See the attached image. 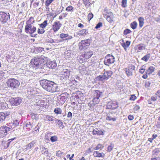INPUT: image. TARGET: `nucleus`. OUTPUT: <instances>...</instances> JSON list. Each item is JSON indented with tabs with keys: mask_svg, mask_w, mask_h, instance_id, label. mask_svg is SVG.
I'll return each mask as SVG.
<instances>
[{
	"mask_svg": "<svg viewBox=\"0 0 160 160\" xmlns=\"http://www.w3.org/2000/svg\"><path fill=\"white\" fill-rule=\"evenodd\" d=\"M91 40L90 39H87L84 40H82L79 43V49L82 50L83 49H85L89 46Z\"/></svg>",
	"mask_w": 160,
	"mask_h": 160,
	"instance_id": "0eeeda50",
	"label": "nucleus"
},
{
	"mask_svg": "<svg viewBox=\"0 0 160 160\" xmlns=\"http://www.w3.org/2000/svg\"><path fill=\"white\" fill-rule=\"evenodd\" d=\"M61 73L65 77H68L70 74V71L66 69H64Z\"/></svg>",
	"mask_w": 160,
	"mask_h": 160,
	"instance_id": "bb28decb",
	"label": "nucleus"
},
{
	"mask_svg": "<svg viewBox=\"0 0 160 160\" xmlns=\"http://www.w3.org/2000/svg\"><path fill=\"white\" fill-rule=\"evenodd\" d=\"M47 59L46 57L42 56H41V66H42L41 68H43L44 70L46 69V66L45 65L47 64Z\"/></svg>",
	"mask_w": 160,
	"mask_h": 160,
	"instance_id": "9d476101",
	"label": "nucleus"
},
{
	"mask_svg": "<svg viewBox=\"0 0 160 160\" xmlns=\"http://www.w3.org/2000/svg\"><path fill=\"white\" fill-rule=\"evenodd\" d=\"M57 137L56 136H52L50 138V140L52 142H54L57 141Z\"/></svg>",
	"mask_w": 160,
	"mask_h": 160,
	"instance_id": "79ce46f5",
	"label": "nucleus"
},
{
	"mask_svg": "<svg viewBox=\"0 0 160 160\" xmlns=\"http://www.w3.org/2000/svg\"><path fill=\"white\" fill-rule=\"evenodd\" d=\"M102 96V93L99 90L94 91L93 92V99L92 102L93 105L98 103L100 101V98Z\"/></svg>",
	"mask_w": 160,
	"mask_h": 160,
	"instance_id": "7ed1b4c3",
	"label": "nucleus"
},
{
	"mask_svg": "<svg viewBox=\"0 0 160 160\" xmlns=\"http://www.w3.org/2000/svg\"><path fill=\"white\" fill-rule=\"evenodd\" d=\"M145 46L143 44H141L138 46V49L139 50H142L145 49Z\"/></svg>",
	"mask_w": 160,
	"mask_h": 160,
	"instance_id": "e433bc0d",
	"label": "nucleus"
},
{
	"mask_svg": "<svg viewBox=\"0 0 160 160\" xmlns=\"http://www.w3.org/2000/svg\"><path fill=\"white\" fill-rule=\"evenodd\" d=\"M114 146L112 144H111L109 146L108 148V152L111 151L113 148Z\"/></svg>",
	"mask_w": 160,
	"mask_h": 160,
	"instance_id": "c03bdc74",
	"label": "nucleus"
},
{
	"mask_svg": "<svg viewBox=\"0 0 160 160\" xmlns=\"http://www.w3.org/2000/svg\"><path fill=\"white\" fill-rule=\"evenodd\" d=\"M128 118L129 120H132L134 119V117L132 115H128Z\"/></svg>",
	"mask_w": 160,
	"mask_h": 160,
	"instance_id": "e2e57ef3",
	"label": "nucleus"
},
{
	"mask_svg": "<svg viewBox=\"0 0 160 160\" xmlns=\"http://www.w3.org/2000/svg\"><path fill=\"white\" fill-rule=\"evenodd\" d=\"M140 108V107L138 105H136L134 107L133 109L134 111H137Z\"/></svg>",
	"mask_w": 160,
	"mask_h": 160,
	"instance_id": "69168bd1",
	"label": "nucleus"
},
{
	"mask_svg": "<svg viewBox=\"0 0 160 160\" xmlns=\"http://www.w3.org/2000/svg\"><path fill=\"white\" fill-rule=\"evenodd\" d=\"M53 0H46L45 2V5L48 6L52 2Z\"/></svg>",
	"mask_w": 160,
	"mask_h": 160,
	"instance_id": "37998d69",
	"label": "nucleus"
},
{
	"mask_svg": "<svg viewBox=\"0 0 160 160\" xmlns=\"http://www.w3.org/2000/svg\"><path fill=\"white\" fill-rule=\"evenodd\" d=\"M5 72L2 71H0V80L1 79L2 77L4 76Z\"/></svg>",
	"mask_w": 160,
	"mask_h": 160,
	"instance_id": "4d7b16f0",
	"label": "nucleus"
},
{
	"mask_svg": "<svg viewBox=\"0 0 160 160\" xmlns=\"http://www.w3.org/2000/svg\"><path fill=\"white\" fill-rule=\"evenodd\" d=\"M45 90L51 92L59 91L57 84L53 82L46 80H41V85Z\"/></svg>",
	"mask_w": 160,
	"mask_h": 160,
	"instance_id": "f257e3e1",
	"label": "nucleus"
},
{
	"mask_svg": "<svg viewBox=\"0 0 160 160\" xmlns=\"http://www.w3.org/2000/svg\"><path fill=\"white\" fill-rule=\"evenodd\" d=\"M143 66H142V68L139 69V72L140 73L143 74L145 70V69H144V68H143Z\"/></svg>",
	"mask_w": 160,
	"mask_h": 160,
	"instance_id": "bf43d9fd",
	"label": "nucleus"
},
{
	"mask_svg": "<svg viewBox=\"0 0 160 160\" xmlns=\"http://www.w3.org/2000/svg\"><path fill=\"white\" fill-rule=\"evenodd\" d=\"M40 62L39 59L35 57L34 59L31 60L30 63L32 65H33L37 67L38 65Z\"/></svg>",
	"mask_w": 160,
	"mask_h": 160,
	"instance_id": "f3484780",
	"label": "nucleus"
},
{
	"mask_svg": "<svg viewBox=\"0 0 160 160\" xmlns=\"http://www.w3.org/2000/svg\"><path fill=\"white\" fill-rule=\"evenodd\" d=\"M46 118L48 119V120L49 121H53V119L52 117V116H47Z\"/></svg>",
	"mask_w": 160,
	"mask_h": 160,
	"instance_id": "6e6d98bb",
	"label": "nucleus"
},
{
	"mask_svg": "<svg viewBox=\"0 0 160 160\" xmlns=\"http://www.w3.org/2000/svg\"><path fill=\"white\" fill-rule=\"evenodd\" d=\"M46 66V69H47V68H53L57 66L56 63L54 61L49 62L47 63Z\"/></svg>",
	"mask_w": 160,
	"mask_h": 160,
	"instance_id": "2eb2a0df",
	"label": "nucleus"
},
{
	"mask_svg": "<svg viewBox=\"0 0 160 160\" xmlns=\"http://www.w3.org/2000/svg\"><path fill=\"white\" fill-rule=\"evenodd\" d=\"M60 37L63 40H69L72 38V36H69L68 34L62 33L60 34Z\"/></svg>",
	"mask_w": 160,
	"mask_h": 160,
	"instance_id": "dca6fc26",
	"label": "nucleus"
},
{
	"mask_svg": "<svg viewBox=\"0 0 160 160\" xmlns=\"http://www.w3.org/2000/svg\"><path fill=\"white\" fill-rule=\"evenodd\" d=\"M102 145L101 144H98L95 148H94V150H98L102 148Z\"/></svg>",
	"mask_w": 160,
	"mask_h": 160,
	"instance_id": "864d4df0",
	"label": "nucleus"
},
{
	"mask_svg": "<svg viewBox=\"0 0 160 160\" xmlns=\"http://www.w3.org/2000/svg\"><path fill=\"white\" fill-rule=\"evenodd\" d=\"M115 61L114 57L111 54H108L105 57L104 62L105 65L108 66L109 64L113 63Z\"/></svg>",
	"mask_w": 160,
	"mask_h": 160,
	"instance_id": "423d86ee",
	"label": "nucleus"
},
{
	"mask_svg": "<svg viewBox=\"0 0 160 160\" xmlns=\"http://www.w3.org/2000/svg\"><path fill=\"white\" fill-rule=\"evenodd\" d=\"M84 4L85 6L87 5L89 3V0H83Z\"/></svg>",
	"mask_w": 160,
	"mask_h": 160,
	"instance_id": "0e129e2a",
	"label": "nucleus"
},
{
	"mask_svg": "<svg viewBox=\"0 0 160 160\" xmlns=\"http://www.w3.org/2000/svg\"><path fill=\"white\" fill-rule=\"evenodd\" d=\"M22 101L21 99L19 97L12 98L10 100V101L12 105L15 106L19 105L21 102Z\"/></svg>",
	"mask_w": 160,
	"mask_h": 160,
	"instance_id": "1a4fd4ad",
	"label": "nucleus"
},
{
	"mask_svg": "<svg viewBox=\"0 0 160 160\" xmlns=\"http://www.w3.org/2000/svg\"><path fill=\"white\" fill-rule=\"evenodd\" d=\"M104 130H101L100 129H98L96 128L92 132L93 135H104Z\"/></svg>",
	"mask_w": 160,
	"mask_h": 160,
	"instance_id": "4468645a",
	"label": "nucleus"
},
{
	"mask_svg": "<svg viewBox=\"0 0 160 160\" xmlns=\"http://www.w3.org/2000/svg\"><path fill=\"white\" fill-rule=\"evenodd\" d=\"M114 115H112L109 113V112L107 114V116L106 118V119L108 121H115L116 120V118L113 117Z\"/></svg>",
	"mask_w": 160,
	"mask_h": 160,
	"instance_id": "a211bd4d",
	"label": "nucleus"
},
{
	"mask_svg": "<svg viewBox=\"0 0 160 160\" xmlns=\"http://www.w3.org/2000/svg\"><path fill=\"white\" fill-rule=\"evenodd\" d=\"M77 34L79 36H84L88 34V32L86 29H82L79 31Z\"/></svg>",
	"mask_w": 160,
	"mask_h": 160,
	"instance_id": "412c9836",
	"label": "nucleus"
},
{
	"mask_svg": "<svg viewBox=\"0 0 160 160\" xmlns=\"http://www.w3.org/2000/svg\"><path fill=\"white\" fill-rule=\"evenodd\" d=\"M122 6L123 8L127 6V0H122Z\"/></svg>",
	"mask_w": 160,
	"mask_h": 160,
	"instance_id": "a19ab883",
	"label": "nucleus"
},
{
	"mask_svg": "<svg viewBox=\"0 0 160 160\" xmlns=\"http://www.w3.org/2000/svg\"><path fill=\"white\" fill-rule=\"evenodd\" d=\"M137 23L136 22H133L131 24V27L133 29L136 28Z\"/></svg>",
	"mask_w": 160,
	"mask_h": 160,
	"instance_id": "58836bf2",
	"label": "nucleus"
},
{
	"mask_svg": "<svg viewBox=\"0 0 160 160\" xmlns=\"http://www.w3.org/2000/svg\"><path fill=\"white\" fill-rule=\"evenodd\" d=\"M7 106V104L5 102H2L0 100V109H4Z\"/></svg>",
	"mask_w": 160,
	"mask_h": 160,
	"instance_id": "2f4dec72",
	"label": "nucleus"
},
{
	"mask_svg": "<svg viewBox=\"0 0 160 160\" xmlns=\"http://www.w3.org/2000/svg\"><path fill=\"white\" fill-rule=\"evenodd\" d=\"M42 154H47L48 153V151L46 148H42Z\"/></svg>",
	"mask_w": 160,
	"mask_h": 160,
	"instance_id": "3c124183",
	"label": "nucleus"
},
{
	"mask_svg": "<svg viewBox=\"0 0 160 160\" xmlns=\"http://www.w3.org/2000/svg\"><path fill=\"white\" fill-rule=\"evenodd\" d=\"M135 67L134 66H130L129 67V68L128 69H130L131 70H134L135 69Z\"/></svg>",
	"mask_w": 160,
	"mask_h": 160,
	"instance_id": "774afa93",
	"label": "nucleus"
},
{
	"mask_svg": "<svg viewBox=\"0 0 160 160\" xmlns=\"http://www.w3.org/2000/svg\"><path fill=\"white\" fill-rule=\"evenodd\" d=\"M72 114L71 112H69L67 115V117L70 118V119L72 117Z\"/></svg>",
	"mask_w": 160,
	"mask_h": 160,
	"instance_id": "680f3d73",
	"label": "nucleus"
},
{
	"mask_svg": "<svg viewBox=\"0 0 160 160\" xmlns=\"http://www.w3.org/2000/svg\"><path fill=\"white\" fill-rule=\"evenodd\" d=\"M33 18L31 17L30 19L26 22V25L25 27V31L27 33L31 34L34 32L36 28L32 24L31 22H34Z\"/></svg>",
	"mask_w": 160,
	"mask_h": 160,
	"instance_id": "f03ea898",
	"label": "nucleus"
},
{
	"mask_svg": "<svg viewBox=\"0 0 160 160\" xmlns=\"http://www.w3.org/2000/svg\"><path fill=\"white\" fill-rule=\"evenodd\" d=\"M58 124L59 125V128H60L62 129L64 127L63 125V123L62 122H60Z\"/></svg>",
	"mask_w": 160,
	"mask_h": 160,
	"instance_id": "5fc2aeb1",
	"label": "nucleus"
},
{
	"mask_svg": "<svg viewBox=\"0 0 160 160\" xmlns=\"http://www.w3.org/2000/svg\"><path fill=\"white\" fill-rule=\"evenodd\" d=\"M118 107V105L112 102H108L107 104V108L109 109H115Z\"/></svg>",
	"mask_w": 160,
	"mask_h": 160,
	"instance_id": "ddd939ff",
	"label": "nucleus"
},
{
	"mask_svg": "<svg viewBox=\"0 0 160 160\" xmlns=\"http://www.w3.org/2000/svg\"><path fill=\"white\" fill-rule=\"evenodd\" d=\"M93 54L92 52L91 51L87 52L84 54V57L87 59L90 58Z\"/></svg>",
	"mask_w": 160,
	"mask_h": 160,
	"instance_id": "a878e982",
	"label": "nucleus"
},
{
	"mask_svg": "<svg viewBox=\"0 0 160 160\" xmlns=\"http://www.w3.org/2000/svg\"><path fill=\"white\" fill-rule=\"evenodd\" d=\"M113 17V14H112V16H109V15H107V16H105V17H104L105 18H106L107 20L110 22H111L112 21V19Z\"/></svg>",
	"mask_w": 160,
	"mask_h": 160,
	"instance_id": "72a5a7b5",
	"label": "nucleus"
},
{
	"mask_svg": "<svg viewBox=\"0 0 160 160\" xmlns=\"http://www.w3.org/2000/svg\"><path fill=\"white\" fill-rule=\"evenodd\" d=\"M112 73L111 71H105L103 73L104 75H105L106 76V79H108L109 78H110L112 74Z\"/></svg>",
	"mask_w": 160,
	"mask_h": 160,
	"instance_id": "5701e85b",
	"label": "nucleus"
},
{
	"mask_svg": "<svg viewBox=\"0 0 160 160\" xmlns=\"http://www.w3.org/2000/svg\"><path fill=\"white\" fill-rule=\"evenodd\" d=\"M118 111L116 110L115 109H113V110H111L110 112H109V113H110L111 115H114L116 113H117V112Z\"/></svg>",
	"mask_w": 160,
	"mask_h": 160,
	"instance_id": "de8ad7c7",
	"label": "nucleus"
},
{
	"mask_svg": "<svg viewBox=\"0 0 160 160\" xmlns=\"http://www.w3.org/2000/svg\"><path fill=\"white\" fill-rule=\"evenodd\" d=\"M35 143V142L34 141H32L27 145L26 146V148H25L26 150H29L33 146Z\"/></svg>",
	"mask_w": 160,
	"mask_h": 160,
	"instance_id": "b1692460",
	"label": "nucleus"
},
{
	"mask_svg": "<svg viewBox=\"0 0 160 160\" xmlns=\"http://www.w3.org/2000/svg\"><path fill=\"white\" fill-rule=\"evenodd\" d=\"M122 42L123 43H121V45L124 48V49L126 50L127 48L130 45L131 42L127 41H126V42H124L123 40H122Z\"/></svg>",
	"mask_w": 160,
	"mask_h": 160,
	"instance_id": "aec40b11",
	"label": "nucleus"
},
{
	"mask_svg": "<svg viewBox=\"0 0 160 160\" xmlns=\"http://www.w3.org/2000/svg\"><path fill=\"white\" fill-rule=\"evenodd\" d=\"M46 41L48 42L51 43L56 42L55 41H54V40L53 39L51 38H49L48 39H47Z\"/></svg>",
	"mask_w": 160,
	"mask_h": 160,
	"instance_id": "49530a36",
	"label": "nucleus"
},
{
	"mask_svg": "<svg viewBox=\"0 0 160 160\" xmlns=\"http://www.w3.org/2000/svg\"><path fill=\"white\" fill-rule=\"evenodd\" d=\"M151 100L153 101H156L157 99V97L156 96H152L151 98Z\"/></svg>",
	"mask_w": 160,
	"mask_h": 160,
	"instance_id": "338daca9",
	"label": "nucleus"
},
{
	"mask_svg": "<svg viewBox=\"0 0 160 160\" xmlns=\"http://www.w3.org/2000/svg\"><path fill=\"white\" fill-rule=\"evenodd\" d=\"M93 155L94 157H103L104 155L103 153H99L98 151L94 152Z\"/></svg>",
	"mask_w": 160,
	"mask_h": 160,
	"instance_id": "393cba45",
	"label": "nucleus"
},
{
	"mask_svg": "<svg viewBox=\"0 0 160 160\" xmlns=\"http://www.w3.org/2000/svg\"><path fill=\"white\" fill-rule=\"evenodd\" d=\"M150 57V54H148L142 58V59L145 62H147L149 59Z\"/></svg>",
	"mask_w": 160,
	"mask_h": 160,
	"instance_id": "c9c22d12",
	"label": "nucleus"
},
{
	"mask_svg": "<svg viewBox=\"0 0 160 160\" xmlns=\"http://www.w3.org/2000/svg\"><path fill=\"white\" fill-rule=\"evenodd\" d=\"M39 115L38 114L33 113L31 115V118L33 119H38L39 118Z\"/></svg>",
	"mask_w": 160,
	"mask_h": 160,
	"instance_id": "4c0bfd02",
	"label": "nucleus"
},
{
	"mask_svg": "<svg viewBox=\"0 0 160 160\" xmlns=\"http://www.w3.org/2000/svg\"><path fill=\"white\" fill-rule=\"evenodd\" d=\"M106 76L103 74L102 75H99L97 77V79L99 81H104L106 79Z\"/></svg>",
	"mask_w": 160,
	"mask_h": 160,
	"instance_id": "cd10ccee",
	"label": "nucleus"
},
{
	"mask_svg": "<svg viewBox=\"0 0 160 160\" xmlns=\"http://www.w3.org/2000/svg\"><path fill=\"white\" fill-rule=\"evenodd\" d=\"M54 112L55 114H59L62 113V110L61 108H55Z\"/></svg>",
	"mask_w": 160,
	"mask_h": 160,
	"instance_id": "473e14b6",
	"label": "nucleus"
},
{
	"mask_svg": "<svg viewBox=\"0 0 160 160\" xmlns=\"http://www.w3.org/2000/svg\"><path fill=\"white\" fill-rule=\"evenodd\" d=\"M61 27V24L59 21H56L53 23L51 29L54 32H57Z\"/></svg>",
	"mask_w": 160,
	"mask_h": 160,
	"instance_id": "9b49d317",
	"label": "nucleus"
},
{
	"mask_svg": "<svg viewBox=\"0 0 160 160\" xmlns=\"http://www.w3.org/2000/svg\"><path fill=\"white\" fill-rule=\"evenodd\" d=\"M138 21L139 22V25L140 27H142L144 24V19L143 18L140 17L138 18Z\"/></svg>",
	"mask_w": 160,
	"mask_h": 160,
	"instance_id": "7c9ffc66",
	"label": "nucleus"
},
{
	"mask_svg": "<svg viewBox=\"0 0 160 160\" xmlns=\"http://www.w3.org/2000/svg\"><path fill=\"white\" fill-rule=\"evenodd\" d=\"M112 14L113 13L111 12L106 8H105L103 11V14L104 17H105V16L108 15L110 16H112Z\"/></svg>",
	"mask_w": 160,
	"mask_h": 160,
	"instance_id": "6ab92c4d",
	"label": "nucleus"
},
{
	"mask_svg": "<svg viewBox=\"0 0 160 160\" xmlns=\"http://www.w3.org/2000/svg\"><path fill=\"white\" fill-rule=\"evenodd\" d=\"M9 126H3L0 128V137L2 138L5 136L7 134L8 132L9 131L11 130L12 129V127H9Z\"/></svg>",
	"mask_w": 160,
	"mask_h": 160,
	"instance_id": "39448f33",
	"label": "nucleus"
},
{
	"mask_svg": "<svg viewBox=\"0 0 160 160\" xmlns=\"http://www.w3.org/2000/svg\"><path fill=\"white\" fill-rule=\"evenodd\" d=\"M102 26V23L101 22H99L96 26L95 28L98 29Z\"/></svg>",
	"mask_w": 160,
	"mask_h": 160,
	"instance_id": "603ef678",
	"label": "nucleus"
},
{
	"mask_svg": "<svg viewBox=\"0 0 160 160\" xmlns=\"http://www.w3.org/2000/svg\"><path fill=\"white\" fill-rule=\"evenodd\" d=\"M19 124V122L18 120H15L14 121L13 123H9V124H7L8 126H9V127H12V128H15L16 126L18 125Z\"/></svg>",
	"mask_w": 160,
	"mask_h": 160,
	"instance_id": "4be33fe9",
	"label": "nucleus"
},
{
	"mask_svg": "<svg viewBox=\"0 0 160 160\" xmlns=\"http://www.w3.org/2000/svg\"><path fill=\"white\" fill-rule=\"evenodd\" d=\"M9 117V114L8 112L0 113V122L5 119H8Z\"/></svg>",
	"mask_w": 160,
	"mask_h": 160,
	"instance_id": "f8f14e48",
	"label": "nucleus"
},
{
	"mask_svg": "<svg viewBox=\"0 0 160 160\" xmlns=\"http://www.w3.org/2000/svg\"><path fill=\"white\" fill-rule=\"evenodd\" d=\"M126 73L128 77L132 76V72L130 69H126Z\"/></svg>",
	"mask_w": 160,
	"mask_h": 160,
	"instance_id": "f704fd0d",
	"label": "nucleus"
},
{
	"mask_svg": "<svg viewBox=\"0 0 160 160\" xmlns=\"http://www.w3.org/2000/svg\"><path fill=\"white\" fill-rule=\"evenodd\" d=\"M47 20H45L43 23L41 24V28H44L47 25Z\"/></svg>",
	"mask_w": 160,
	"mask_h": 160,
	"instance_id": "ea45409f",
	"label": "nucleus"
},
{
	"mask_svg": "<svg viewBox=\"0 0 160 160\" xmlns=\"http://www.w3.org/2000/svg\"><path fill=\"white\" fill-rule=\"evenodd\" d=\"M136 98V97L134 95H132L130 98V99L132 100H134Z\"/></svg>",
	"mask_w": 160,
	"mask_h": 160,
	"instance_id": "052dcab7",
	"label": "nucleus"
},
{
	"mask_svg": "<svg viewBox=\"0 0 160 160\" xmlns=\"http://www.w3.org/2000/svg\"><path fill=\"white\" fill-rule=\"evenodd\" d=\"M131 32V31L130 30L127 29L124 30L123 33L125 35H127Z\"/></svg>",
	"mask_w": 160,
	"mask_h": 160,
	"instance_id": "a18cd8bd",
	"label": "nucleus"
},
{
	"mask_svg": "<svg viewBox=\"0 0 160 160\" xmlns=\"http://www.w3.org/2000/svg\"><path fill=\"white\" fill-rule=\"evenodd\" d=\"M153 152L156 154H158L159 152H160V151L159 149L158 148H155L153 151Z\"/></svg>",
	"mask_w": 160,
	"mask_h": 160,
	"instance_id": "13d9d810",
	"label": "nucleus"
},
{
	"mask_svg": "<svg viewBox=\"0 0 160 160\" xmlns=\"http://www.w3.org/2000/svg\"><path fill=\"white\" fill-rule=\"evenodd\" d=\"M10 19V16L9 13H6L2 12H0V21L2 23H4Z\"/></svg>",
	"mask_w": 160,
	"mask_h": 160,
	"instance_id": "6e6552de",
	"label": "nucleus"
},
{
	"mask_svg": "<svg viewBox=\"0 0 160 160\" xmlns=\"http://www.w3.org/2000/svg\"><path fill=\"white\" fill-rule=\"evenodd\" d=\"M73 9V8L71 6H68L66 8V10L69 12L71 11Z\"/></svg>",
	"mask_w": 160,
	"mask_h": 160,
	"instance_id": "8fccbe9b",
	"label": "nucleus"
},
{
	"mask_svg": "<svg viewBox=\"0 0 160 160\" xmlns=\"http://www.w3.org/2000/svg\"><path fill=\"white\" fill-rule=\"evenodd\" d=\"M47 100L45 99V100L42 99H41V107H45V108H46L47 106Z\"/></svg>",
	"mask_w": 160,
	"mask_h": 160,
	"instance_id": "c85d7f7f",
	"label": "nucleus"
},
{
	"mask_svg": "<svg viewBox=\"0 0 160 160\" xmlns=\"http://www.w3.org/2000/svg\"><path fill=\"white\" fill-rule=\"evenodd\" d=\"M93 17V15L92 13H90L88 14V19H89V21H90Z\"/></svg>",
	"mask_w": 160,
	"mask_h": 160,
	"instance_id": "09e8293b",
	"label": "nucleus"
},
{
	"mask_svg": "<svg viewBox=\"0 0 160 160\" xmlns=\"http://www.w3.org/2000/svg\"><path fill=\"white\" fill-rule=\"evenodd\" d=\"M7 84L8 87L13 89L17 88L19 86L20 83L17 79L12 78L8 79Z\"/></svg>",
	"mask_w": 160,
	"mask_h": 160,
	"instance_id": "20e7f679",
	"label": "nucleus"
},
{
	"mask_svg": "<svg viewBox=\"0 0 160 160\" xmlns=\"http://www.w3.org/2000/svg\"><path fill=\"white\" fill-rule=\"evenodd\" d=\"M155 70V68L152 66H150L148 69L146 71L149 75H150L152 72H154Z\"/></svg>",
	"mask_w": 160,
	"mask_h": 160,
	"instance_id": "c756f323",
	"label": "nucleus"
}]
</instances>
